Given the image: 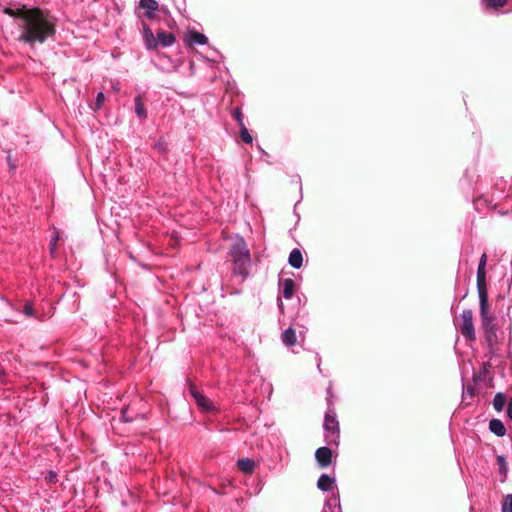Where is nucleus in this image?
<instances>
[{
  "label": "nucleus",
  "mask_w": 512,
  "mask_h": 512,
  "mask_svg": "<svg viewBox=\"0 0 512 512\" xmlns=\"http://www.w3.org/2000/svg\"><path fill=\"white\" fill-rule=\"evenodd\" d=\"M288 263L295 269H299L303 265V255L300 249L294 248L288 258Z\"/></svg>",
  "instance_id": "obj_15"
},
{
  "label": "nucleus",
  "mask_w": 512,
  "mask_h": 512,
  "mask_svg": "<svg viewBox=\"0 0 512 512\" xmlns=\"http://www.w3.org/2000/svg\"><path fill=\"white\" fill-rule=\"evenodd\" d=\"M486 264H487V255L484 253L479 260L477 273H476V284L477 290H481L483 288H487L486 285Z\"/></svg>",
  "instance_id": "obj_6"
},
{
  "label": "nucleus",
  "mask_w": 512,
  "mask_h": 512,
  "mask_svg": "<svg viewBox=\"0 0 512 512\" xmlns=\"http://www.w3.org/2000/svg\"><path fill=\"white\" fill-rule=\"evenodd\" d=\"M336 480L335 478L329 476L328 474H322L318 478L317 487L321 491H330L335 486Z\"/></svg>",
  "instance_id": "obj_12"
},
{
  "label": "nucleus",
  "mask_w": 512,
  "mask_h": 512,
  "mask_svg": "<svg viewBox=\"0 0 512 512\" xmlns=\"http://www.w3.org/2000/svg\"><path fill=\"white\" fill-rule=\"evenodd\" d=\"M186 41L189 45H205L208 38L197 31H190L186 36Z\"/></svg>",
  "instance_id": "obj_13"
},
{
  "label": "nucleus",
  "mask_w": 512,
  "mask_h": 512,
  "mask_svg": "<svg viewBox=\"0 0 512 512\" xmlns=\"http://www.w3.org/2000/svg\"><path fill=\"white\" fill-rule=\"evenodd\" d=\"M59 232L57 230L54 231V234L50 240V244H49V248H50V253L52 256H54L55 252H56V248H57V242L59 240Z\"/></svg>",
  "instance_id": "obj_26"
},
{
  "label": "nucleus",
  "mask_w": 512,
  "mask_h": 512,
  "mask_svg": "<svg viewBox=\"0 0 512 512\" xmlns=\"http://www.w3.org/2000/svg\"><path fill=\"white\" fill-rule=\"evenodd\" d=\"M135 113L140 119H146L147 118V111L146 108L142 102V98L140 96L135 97Z\"/></svg>",
  "instance_id": "obj_21"
},
{
  "label": "nucleus",
  "mask_w": 512,
  "mask_h": 512,
  "mask_svg": "<svg viewBox=\"0 0 512 512\" xmlns=\"http://www.w3.org/2000/svg\"><path fill=\"white\" fill-rule=\"evenodd\" d=\"M332 451L328 447H320L315 451V459L321 468H327L332 464Z\"/></svg>",
  "instance_id": "obj_7"
},
{
  "label": "nucleus",
  "mask_w": 512,
  "mask_h": 512,
  "mask_svg": "<svg viewBox=\"0 0 512 512\" xmlns=\"http://www.w3.org/2000/svg\"><path fill=\"white\" fill-rule=\"evenodd\" d=\"M46 479H47L50 483H54V482L57 480V474H56L54 471H50V472L47 474Z\"/></svg>",
  "instance_id": "obj_33"
},
{
  "label": "nucleus",
  "mask_w": 512,
  "mask_h": 512,
  "mask_svg": "<svg viewBox=\"0 0 512 512\" xmlns=\"http://www.w3.org/2000/svg\"><path fill=\"white\" fill-rule=\"evenodd\" d=\"M239 128H240V137H241L242 141L247 144H252L253 138L250 135L247 127L245 125H243V126H240Z\"/></svg>",
  "instance_id": "obj_25"
},
{
  "label": "nucleus",
  "mask_w": 512,
  "mask_h": 512,
  "mask_svg": "<svg viewBox=\"0 0 512 512\" xmlns=\"http://www.w3.org/2000/svg\"><path fill=\"white\" fill-rule=\"evenodd\" d=\"M324 430L326 432L325 437L328 439L331 435L333 439L329 440L330 443H338L339 439V422L337 420L336 412L334 408L329 407L324 418Z\"/></svg>",
  "instance_id": "obj_3"
},
{
  "label": "nucleus",
  "mask_w": 512,
  "mask_h": 512,
  "mask_svg": "<svg viewBox=\"0 0 512 512\" xmlns=\"http://www.w3.org/2000/svg\"><path fill=\"white\" fill-rule=\"evenodd\" d=\"M139 7L146 10L145 16L148 19H153L158 10V2L156 0H140Z\"/></svg>",
  "instance_id": "obj_10"
},
{
  "label": "nucleus",
  "mask_w": 512,
  "mask_h": 512,
  "mask_svg": "<svg viewBox=\"0 0 512 512\" xmlns=\"http://www.w3.org/2000/svg\"><path fill=\"white\" fill-rule=\"evenodd\" d=\"M238 468L245 474H251L255 467V462L249 458L239 459L237 461Z\"/></svg>",
  "instance_id": "obj_18"
},
{
  "label": "nucleus",
  "mask_w": 512,
  "mask_h": 512,
  "mask_svg": "<svg viewBox=\"0 0 512 512\" xmlns=\"http://www.w3.org/2000/svg\"><path fill=\"white\" fill-rule=\"evenodd\" d=\"M23 314L27 317H34V308L31 302H26L23 307Z\"/></svg>",
  "instance_id": "obj_30"
},
{
  "label": "nucleus",
  "mask_w": 512,
  "mask_h": 512,
  "mask_svg": "<svg viewBox=\"0 0 512 512\" xmlns=\"http://www.w3.org/2000/svg\"><path fill=\"white\" fill-rule=\"evenodd\" d=\"M229 255L233 265L232 275L242 280L249 276L251 266L250 252L243 237L237 236L229 249Z\"/></svg>",
  "instance_id": "obj_2"
},
{
  "label": "nucleus",
  "mask_w": 512,
  "mask_h": 512,
  "mask_svg": "<svg viewBox=\"0 0 512 512\" xmlns=\"http://www.w3.org/2000/svg\"><path fill=\"white\" fill-rule=\"evenodd\" d=\"M507 416L509 417L510 420H512V398L508 402Z\"/></svg>",
  "instance_id": "obj_34"
},
{
  "label": "nucleus",
  "mask_w": 512,
  "mask_h": 512,
  "mask_svg": "<svg viewBox=\"0 0 512 512\" xmlns=\"http://www.w3.org/2000/svg\"><path fill=\"white\" fill-rule=\"evenodd\" d=\"M322 512H342L339 493H334L325 501Z\"/></svg>",
  "instance_id": "obj_8"
},
{
  "label": "nucleus",
  "mask_w": 512,
  "mask_h": 512,
  "mask_svg": "<svg viewBox=\"0 0 512 512\" xmlns=\"http://www.w3.org/2000/svg\"><path fill=\"white\" fill-rule=\"evenodd\" d=\"M19 26L22 29L19 39L30 45L42 44L55 34L53 21L38 8L28 9Z\"/></svg>",
  "instance_id": "obj_1"
},
{
  "label": "nucleus",
  "mask_w": 512,
  "mask_h": 512,
  "mask_svg": "<svg viewBox=\"0 0 512 512\" xmlns=\"http://www.w3.org/2000/svg\"><path fill=\"white\" fill-rule=\"evenodd\" d=\"M477 291H478V296H479L481 319L491 316L489 313L487 288H483V289L477 290Z\"/></svg>",
  "instance_id": "obj_9"
},
{
  "label": "nucleus",
  "mask_w": 512,
  "mask_h": 512,
  "mask_svg": "<svg viewBox=\"0 0 512 512\" xmlns=\"http://www.w3.org/2000/svg\"><path fill=\"white\" fill-rule=\"evenodd\" d=\"M489 430L498 437H503L506 434V428L500 419L490 420Z\"/></svg>",
  "instance_id": "obj_16"
},
{
  "label": "nucleus",
  "mask_w": 512,
  "mask_h": 512,
  "mask_svg": "<svg viewBox=\"0 0 512 512\" xmlns=\"http://www.w3.org/2000/svg\"><path fill=\"white\" fill-rule=\"evenodd\" d=\"M27 10L28 9H26L25 7L16 10L9 7H5L3 9V12L11 17L18 18L20 20V23H22V15L25 14Z\"/></svg>",
  "instance_id": "obj_24"
},
{
  "label": "nucleus",
  "mask_w": 512,
  "mask_h": 512,
  "mask_svg": "<svg viewBox=\"0 0 512 512\" xmlns=\"http://www.w3.org/2000/svg\"><path fill=\"white\" fill-rule=\"evenodd\" d=\"M497 464H498L499 473L502 476L501 481L503 482V481H505V479L507 477V473H508V464H507L506 457L503 455H498L497 456Z\"/></svg>",
  "instance_id": "obj_20"
},
{
  "label": "nucleus",
  "mask_w": 512,
  "mask_h": 512,
  "mask_svg": "<svg viewBox=\"0 0 512 512\" xmlns=\"http://www.w3.org/2000/svg\"><path fill=\"white\" fill-rule=\"evenodd\" d=\"M126 413H127L126 409H123V410H122V412H121V414H122V419H123L125 422H129V421H131V419L127 417Z\"/></svg>",
  "instance_id": "obj_35"
},
{
  "label": "nucleus",
  "mask_w": 512,
  "mask_h": 512,
  "mask_svg": "<svg viewBox=\"0 0 512 512\" xmlns=\"http://www.w3.org/2000/svg\"><path fill=\"white\" fill-rule=\"evenodd\" d=\"M501 512H512V494H508L504 498Z\"/></svg>",
  "instance_id": "obj_28"
},
{
  "label": "nucleus",
  "mask_w": 512,
  "mask_h": 512,
  "mask_svg": "<svg viewBox=\"0 0 512 512\" xmlns=\"http://www.w3.org/2000/svg\"><path fill=\"white\" fill-rule=\"evenodd\" d=\"M460 330L466 339L475 340L476 334L473 324V313L469 309L464 310L461 314Z\"/></svg>",
  "instance_id": "obj_4"
},
{
  "label": "nucleus",
  "mask_w": 512,
  "mask_h": 512,
  "mask_svg": "<svg viewBox=\"0 0 512 512\" xmlns=\"http://www.w3.org/2000/svg\"><path fill=\"white\" fill-rule=\"evenodd\" d=\"M144 39L147 49H153L157 46V38L154 37L149 28H145Z\"/></svg>",
  "instance_id": "obj_23"
},
{
  "label": "nucleus",
  "mask_w": 512,
  "mask_h": 512,
  "mask_svg": "<svg viewBox=\"0 0 512 512\" xmlns=\"http://www.w3.org/2000/svg\"><path fill=\"white\" fill-rule=\"evenodd\" d=\"M482 326L485 330L486 339L488 342H492L494 338H496L495 329H494V317L489 316L481 319Z\"/></svg>",
  "instance_id": "obj_11"
},
{
  "label": "nucleus",
  "mask_w": 512,
  "mask_h": 512,
  "mask_svg": "<svg viewBox=\"0 0 512 512\" xmlns=\"http://www.w3.org/2000/svg\"><path fill=\"white\" fill-rule=\"evenodd\" d=\"M105 101V95L103 92H99L97 95H96V99H95V104H94V107L93 109L96 111V110H99L101 109L103 103Z\"/></svg>",
  "instance_id": "obj_29"
},
{
  "label": "nucleus",
  "mask_w": 512,
  "mask_h": 512,
  "mask_svg": "<svg viewBox=\"0 0 512 512\" xmlns=\"http://www.w3.org/2000/svg\"><path fill=\"white\" fill-rule=\"evenodd\" d=\"M232 114H233V117L236 119L239 127L245 125L244 122H243L242 112H241V109L239 107L235 108L233 110Z\"/></svg>",
  "instance_id": "obj_31"
},
{
  "label": "nucleus",
  "mask_w": 512,
  "mask_h": 512,
  "mask_svg": "<svg viewBox=\"0 0 512 512\" xmlns=\"http://www.w3.org/2000/svg\"><path fill=\"white\" fill-rule=\"evenodd\" d=\"M474 388L472 385H463V396H473Z\"/></svg>",
  "instance_id": "obj_32"
},
{
  "label": "nucleus",
  "mask_w": 512,
  "mask_h": 512,
  "mask_svg": "<svg viewBox=\"0 0 512 512\" xmlns=\"http://www.w3.org/2000/svg\"><path fill=\"white\" fill-rule=\"evenodd\" d=\"M506 404V396L503 393H497L493 399V407L497 412H501Z\"/></svg>",
  "instance_id": "obj_22"
},
{
  "label": "nucleus",
  "mask_w": 512,
  "mask_h": 512,
  "mask_svg": "<svg viewBox=\"0 0 512 512\" xmlns=\"http://www.w3.org/2000/svg\"><path fill=\"white\" fill-rule=\"evenodd\" d=\"M175 42V37L172 33L159 32L157 34V44L160 43L163 47H169Z\"/></svg>",
  "instance_id": "obj_19"
},
{
  "label": "nucleus",
  "mask_w": 512,
  "mask_h": 512,
  "mask_svg": "<svg viewBox=\"0 0 512 512\" xmlns=\"http://www.w3.org/2000/svg\"><path fill=\"white\" fill-rule=\"evenodd\" d=\"M280 287L282 295L285 299L292 298L295 289V282L290 278L283 279L280 281Z\"/></svg>",
  "instance_id": "obj_14"
},
{
  "label": "nucleus",
  "mask_w": 512,
  "mask_h": 512,
  "mask_svg": "<svg viewBox=\"0 0 512 512\" xmlns=\"http://www.w3.org/2000/svg\"><path fill=\"white\" fill-rule=\"evenodd\" d=\"M282 342L288 346H294L297 342L296 332L293 328L289 327L287 328L281 336Z\"/></svg>",
  "instance_id": "obj_17"
},
{
  "label": "nucleus",
  "mask_w": 512,
  "mask_h": 512,
  "mask_svg": "<svg viewBox=\"0 0 512 512\" xmlns=\"http://www.w3.org/2000/svg\"><path fill=\"white\" fill-rule=\"evenodd\" d=\"M190 394L194 398L197 406L205 412H214L216 411V406L213 404V402L208 399L206 396H204L202 393H200L194 385L190 386Z\"/></svg>",
  "instance_id": "obj_5"
},
{
  "label": "nucleus",
  "mask_w": 512,
  "mask_h": 512,
  "mask_svg": "<svg viewBox=\"0 0 512 512\" xmlns=\"http://www.w3.org/2000/svg\"><path fill=\"white\" fill-rule=\"evenodd\" d=\"M489 8L497 9L505 6L507 0H484Z\"/></svg>",
  "instance_id": "obj_27"
},
{
  "label": "nucleus",
  "mask_w": 512,
  "mask_h": 512,
  "mask_svg": "<svg viewBox=\"0 0 512 512\" xmlns=\"http://www.w3.org/2000/svg\"><path fill=\"white\" fill-rule=\"evenodd\" d=\"M318 370L321 371L320 363L317 364Z\"/></svg>",
  "instance_id": "obj_36"
}]
</instances>
